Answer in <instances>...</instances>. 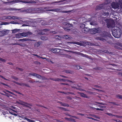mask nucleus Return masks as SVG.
<instances>
[{"label":"nucleus","mask_w":122,"mask_h":122,"mask_svg":"<svg viewBox=\"0 0 122 122\" xmlns=\"http://www.w3.org/2000/svg\"><path fill=\"white\" fill-rule=\"evenodd\" d=\"M112 33L113 35L115 38H119L121 34V29H119L118 30L115 31H112Z\"/></svg>","instance_id":"1"},{"label":"nucleus","mask_w":122,"mask_h":122,"mask_svg":"<svg viewBox=\"0 0 122 122\" xmlns=\"http://www.w3.org/2000/svg\"><path fill=\"white\" fill-rule=\"evenodd\" d=\"M61 8H56L54 9H49L47 10V11H54L57 12H61L62 13H68L70 12V11H61Z\"/></svg>","instance_id":"2"},{"label":"nucleus","mask_w":122,"mask_h":122,"mask_svg":"<svg viewBox=\"0 0 122 122\" xmlns=\"http://www.w3.org/2000/svg\"><path fill=\"white\" fill-rule=\"evenodd\" d=\"M119 3H113L111 4V5L112 7L114 9H116L119 8V5L122 6V2L119 1Z\"/></svg>","instance_id":"3"},{"label":"nucleus","mask_w":122,"mask_h":122,"mask_svg":"<svg viewBox=\"0 0 122 122\" xmlns=\"http://www.w3.org/2000/svg\"><path fill=\"white\" fill-rule=\"evenodd\" d=\"M29 74L34 76H36V78L39 79H42L45 80V77L43 76H41L40 75L37 74L35 73H30Z\"/></svg>","instance_id":"4"},{"label":"nucleus","mask_w":122,"mask_h":122,"mask_svg":"<svg viewBox=\"0 0 122 122\" xmlns=\"http://www.w3.org/2000/svg\"><path fill=\"white\" fill-rule=\"evenodd\" d=\"M89 32L91 34H95L96 33H100L101 32V30L99 28H93L89 29Z\"/></svg>","instance_id":"5"},{"label":"nucleus","mask_w":122,"mask_h":122,"mask_svg":"<svg viewBox=\"0 0 122 122\" xmlns=\"http://www.w3.org/2000/svg\"><path fill=\"white\" fill-rule=\"evenodd\" d=\"M102 37H97L96 38V39H97L101 40L103 41H106L107 42L108 41L107 35H102Z\"/></svg>","instance_id":"6"},{"label":"nucleus","mask_w":122,"mask_h":122,"mask_svg":"<svg viewBox=\"0 0 122 122\" xmlns=\"http://www.w3.org/2000/svg\"><path fill=\"white\" fill-rule=\"evenodd\" d=\"M21 34H22V36L23 37L28 36L33 34L30 31L21 33Z\"/></svg>","instance_id":"7"},{"label":"nucleus","mask_w":122,"mask_h":122,"mask_svg":"<svg viewBox=\"0 0 122 122\" xmlns=\"http://www.w3.org/2000/svg\"><path fill=\"white\" fill-rule=\"evenodd\" d=\"M8 31L7 30H4L1 31H0V36H3L8 34L7 32Z\"/></svg>","instance_id":"8"},{"label":"nucleus","mask_w":122,"mask_h":122,"mask_svg":"<svg viewBox=\"0 0 122 122\" xmlns=\"http://www.w3.org/2000/svg\"><path fill=\"white\" fill-rule=\"evenodd\" d=\"M86 41H80V42H77V43H78L79 44H77V45H79L81 46H86Z\"/></svg>","instance_id":"9"},{"label":"nucleus","mask_w":122,"mask_h":122,"mask_svg":"<svg viewBox=\"0 0 122 122\" xmlns=\"http://www.w3.org/2000/svg\"><path fill=\"white\" fill-rule=\"evenodd\" d=\"M64 25L65 26V27L67 28H69L70 27H72V25L71 24L68 23L66 22H65L64 23Z\"/></svg>","instance_id":"10"},{"label":"nucleus","mask_w":122,"mask_h":122,"mask_svg":"<svg viewBox=\"0 0 122 122\" xmlns=\"http://www.w3.org/2000/svg\"><path fill=\"white\" fill-rule=\"evenodd\" d=\"M81 30L82 32L86 33L88 31L89 29V28L85 27L83 29H81Z\"/></svg>","instance_id":"11"},{"label":"nucleus","mask_w":122,"mask_h":122,"mask_svg":"<svg viewBox=\"0 0 122 122\" xmlns=\"http://www.w3.org/2000/svg\"><path fill=\"white\" fill-rule=\"evenodd\" d=\"M64 38L67 40H69L72 38V37L68 35H65L63 36Z\"/></svg>","instance_id":"12"},{"label":"nucleus","mask_w":122,"mask_h":122,"mask_svg":"<svg viewBox=\"0 0 122 122\" xmlns=\"http://www.w3.org/2000/svg\"><path fill=\"white\" fill-rule=\"evenodd\" d=\"M42 44V42L41 41H38L34 45V46L37 47L39 46L40 45Z\"/></svg>","instance_id":"13"},{"label":"nucleus","mask_w":122,"mask_h":122,"mask_svg":"<svg viewBox=\"0 0 122 122\" xmlns=\"http://www.w3.org/2000/svg\"><path fill=\"white\" fill-rule=\"evenodd\" d=\"M90 23V24L92 25H95L97 24V22L95 20H91Z\"/></svg>","instance_id":"14"},{"label":"nucleus","mask_w":122,"mask_h":122,"mask_svg":"<svg viewBox=\"0 0 122 122\" xmlns=\"http://www.w3.org/2000/svg\"><path fill=\"white\" fill-rule=\"evenodd\" d=\"M18 41H21L23 42L24 41H31L32 40H31L30 39H20L19 40H17Z\"/></svg>","instance_id":"15"},{"label":"nucleus","mask_w":122,"mask_h":122,"mask_svg":"<svg viewBox=\"0 0 122 122\" xmlns=\"http://www.w3.org/2000/svg\"><path fill=\"white\" fill-rule=\"evenodd\" d=\"M21 33H19L15 35V37L17 38H21L22 36Z\"/></svg>","instance_id":"16"},{"label":"nucleus","mask_w":122,"mask_h":122,"mask_svg":"<svg viewBox=\"0 0 122 122\" xmlns=\"http://www.w3.org/2000/svg\"><path fill=\"white\" fill-rule=\"evenodd\" d=\"M59 102L62 106L67 107H69V105L66 103L62 102Z\"/></svg>","instance_id":"17"},{"label":"nucleus","mask_w":122,"mask_h":122,"mask_svg":"<svg viewBox=\"0 0 122 122\" xmlns=\"http://www.w3.org/2000/svg\"><path fill=\"white\" fill-rule=\"evenodd\" d=\"M107 26L108 28H110L112 26V21H110L107 23Z\"/></svg>","instance_id":"18"},{"label":"nucleus","mask_w":122,"mask_h":122,"mask_svg":"<svg viewBox=\"0 0 122 122\" xmlns=\"http://www.w3.org/2000/svg\"><path fill=\"white\" fill-rule=\"evenodd\" d=\"M119 29H121L119 27H118L114 26L112 28V31H115L116 30H118Z\"/></svg>","instance_id":"19"},{"label":"nucleus","mask_w":122,"mask_h":122,"mask_svg":"<svg viewBox=\"0 0 122 122\" xmlns=\"http://www.w3.org/2000/svg\"><path fill=\"white\" fill-rule=\"evenodd\" d=\"M80 94V96L81 97L84 98H89V97L86 96V94H85L83 93H81Z\"/></svg>","instance_id":"20"},{"label":"nucleus","mask_w":122,"mask_h":122,"mask_svg":"<svg viewBox=\"0 0 122 122\" xmlns=\"http://www.w3.org/2000/svg\"><path fill=\"white\" fill-rule=\"evenodd\" d=\"M16 102L18 104H19L21 105L27 107L29 108V107H30L27 105H26L25 104H24L22 103V102H18V101H16Z\"/></svg>","instance_id":"21"},{"label":"nucleus","mask_w":122,"mask_h":122,"mask_svg":"<svg viewBox=\"0 0 122 122\" xmlns=\"http://www.w3.org/2000/svg\"><path fill=\"white\" fill-rule=\"evenodd\" d=\"M19 101L20 102H22V103H23L24 104H25L26 105H28L30 106H32V104H30L27 102H22V101H21V100H19Z\"/></svg>","instance_id":"22"},{"label":"nucleus","mask_w":122,"mask_h":122,"mask_svg":"<svg viewBox=\"0 0 122 122\" xmlns=\"http://www.w3.org/2000/svg\"><path fill=\"white\" fill-rule=\"evenodd\" d=\"M103 6L102 5H100L97 6V9L98 10H100L103 8Z\"/></svg>","instance_id":"23"},{"label":"nucleus","mask_w":122,"mask_h":122,"mask_svg":"<svg viewBox=\"0 0 122 122\" xmlns=\"http://www.w3.org/2000/svg\"><path fill=\"white\" fill-rule=\"evenodd\" d=\"M12 19L13 20H15L16 19H22V18L17 16H13L12 17Z\"/></svg>","instance_id":"24"},{"label":"nucleus","mask_w":122,"mask_h":122,"mask_svg":"<svg viewBox=\"0 0 122 122\" xmlns=\"http://www.w3.org/2000/svg\"><path fill=\"white\" fill-rule=\"evenodd\" d=\"M65 72L67 73L73 74V72L70 70H65Z\"/></svg>","instance_id":"25"},{"label":"nucleus","mask_w":122,"mask_h":122,"mask_svg":"<svg viewBox=\"0 0 122 122\" xmlns=\"http://www.w3.org/2000/svg\"><path fill=\"white\" fill-rule=\"evenodd\" d=\"M41 39L42 40L45 41L47 40V38L46 36H41Z\"/></svg>","instance_id":"26"},{"label":"nucleus","mask_w":122,"mask_h":122,"mask_svg":"<svg viewBox=\"0 0 122 122\" xmlns=\"http://www.w3.org/2000/svg\"><path fill=\"white\" fill-rule=\"evenodd\" d=\"M80 27L81 29H83L85 27V24L82 23H81L80 24Z\"/></svg>","instance_id":"27"},{"label":"nucleus","mask_w":122,"mask_h":122,"mask_svg":"<svg viewBox=\"0 0 122 122\" xmlns=\"http://www.w3.org/2000/svg\"><path fill=\"white\" fill-rule=\"evenodd\" d=\"M24 118L27 121H28L29 122H35L34 121L29 119L28 118H27L26 117H24Z\"/></svg>","instance_id":"28"},{"label":"nucleus","mask_w":122,"mask_h":122,"mask_svg":"<svg viewBox=\"0 0 122 122\" xmlns=\"http://www.w3.org/2000/svg\"><path fill=\"white\" fill-rule=\"evenodd\" d=\"M58 108L59 109H61V110H63V111H68V110H67L66 108H64V107H58Z\"/></svg>","instance_id":"29"},{"label":"nucleus","mask_w":122,"mask_h":122,"mask_svg":"<svg viewBox=\"0 0 122 122\" xmlns=\"http://www.w3.org/2000/svg\"><path fill=\"white\" fill-rule=\"evenodd\" d=\"M8 10H21V9H13L12 8H10L8 9Z\"/></svg>","instance_id":"30"},{"label":"nucleus","mask_w":122,"mask_h":122,"mask_svg":"<svg viewBox=\"0 0 122 122\" xmlns=\"http://www.w3.org/2000/svg\"><path fill=\"white\" fill-rule=\"evenodd\" d=\"M40 31H43V32H46L49 30L48 29H41L39 30Z\"/></svg>","instance_id":"31"},{"label":"nucleus","mask_w":122,"mask_h":122,"mask_svg":"<svg viewBox=\"0 0 122 122\" xmlns=\"http://www.w3.org/2000/svg\"><path fill=\"white\" fill-rule=\"evenodd\" d=\"M116 97L119 99H122V95L120 94L117 95L116 96Z\"/></svg>","instance_id":"32"},{"label":"nucleus","mask_w":122,"mask_h":122,"mask_svg":"<svg viewBox=\"0 0 122 122\" xmlns=\"http://www.w3.org/2000/svg\"><path fill=\"white\" fill-rule=\"evenodd\" d=\"M64 29L66 32H68L70 30V29L69 28H67L66 27H65L63 28Z\"/></svg>","instance_id":"33"},{"label":"nucleus","mask_w":122,"mask_h":122,"mask_svg":"<svg viewBox=\"0 0 122 122\" xmlns=\"http://www.w3.org/2000/svg\"><path fill=\"white\" fill-rule=\"evenodd\" d=\"M10 24V23L7 22H2L0 23V25H6L9 24Z\"/></svg>","instance_id":"34"},{"label":"nucleus","mask_w":122,"mask_h":122,"mask_svg":"<svg viewBox=\"0 0 122 122\" xmlns=\"http://www.w3.org/2000/svg\"><path fill=\"white\" fill-rule=\"evenodd\" d=\"M13 24H19V23H18L17 22H16V21H11L10 22V23Z\"/></svg>","instance_id":"35"},{"label":"nucleus","mask_w":122,"mask_h":122,"mask_svg":"<svg viewBox=\"0 0 122 122\" xmlns=\"http://www.w3.org/2000/svg\"><path fill=\"white\" fill-rule=\"evenodd\" d=\"M86 45H88L90 46L94 45L93 43H91L90 42L86 41Z\"/></svg>","instance_id":"36"},{"label":"nucleus","mask_w":122,"mask_h":122,"mask_svg":"<svg viewBox=\"0 0 122 122\" xmlns=\"http://www.w3.org/2000/svg\"><path fill=\"white\" fill-rule=\"evenodd\" d=\"M20 30V29H14L12 30V33H15L17 32V31H19Z\"/></svg>","instance_id":"37"},{"label":"nucleus","mask_w":122,"mask_h":122,"mask_svg":"<svg viewBox=\"0 0 122 122\" xmlns=\"http://www.w3.org/2000/svg\"><path fill=\"white\" fill-rule=\"evenodd\" d=\"M90 115L96 118H97L98 119H99L100 118L99 117H97L95 115L93 114H91Z\"/></svg>","instance_id":"38"},{"label":"nucleus","mask_w":122,"mask_h":122,"mask_svg":"<svg viewBox=\"0 0 122 122\" xmlns=\"http://www.w3.org/2000/svg\"><path fill=\"white\" fill-rule=\"evenodd\" d=\"M95 102L98 104H100L102 105H106V104L105 103H103L102 102Z\"/></svg>","instance_id":"39"},{"label":"nucleus","mask_w":122,"mask_h":122,"mask_svg":"<svg viewBox=\"0 0 122 122\" xmlns=\"http://www.w3.org/2000/svg\"><path fill=\"white\" fill-rule=\"evenodd\" d=\"M109 14V13L108 12H104L103 15L105 16H108Z\"/></svg>","instance_id":"40"},{"label":"nucleus","mask_w":122,"mask_h":122,"mask_svg":"<svg viewBox=\"0 0 122 122\" xmlns=\"http://www.w3.org/2000/svg\"><path fill=\"white\" fill-rule=\"evenodd\" d=\"M110 20L108 19H103V21L104 22L105 21L106 23H107Z\"/></svg>","instance_id":"41"},{"label":"nucleus","mask_w":122,"mask_h":122,"mask_svg":"<svg viewBox=\"0 0 122 122\" xmlns=\"http://www.w3.org/2000/svg\"><path fill=\"white\" fill-rule=\"evenodd\" d=\"M68 43L70 44H79L78 43H77V42H68Z\"/></svg>","instance_id":"42"},{"label":"nucleus","mask_w":122,"mask_h":122,"mask_svg":"<svg viewBox=\"0 0 122 122\" xmlns=\"http://www.w3.org/2000/svg\"><path fill=\"white\" fill-rule=\"evenodd\" d=\"M28 4H33L36 3V2L34 1H32L31 0L28 1Z\"/></svg>","instance_id":"43"},{"label":"nucleus","mask_w":122,"mask_h":122,"mask_svg":"<svg viewBox=\"0 0 122 122\" xmlns=\"http://www.w3.org/2000/svg\"><path fill=\"white\" fill-rule=\"evenodd\" d=\"M38 34L40 35H44L45 34L43 31H41L38 33Z\"/></svg>","instance_id":"44"},{"label":"nucleus","mask_w":122,"mask_h":122,"mask_svg":"<svg viewBox=\"0 0 122 122\" xmlns=\"http://www.w3.org/2000/svg\"><path fill=\"white\" fill-rule=\"evenodd\" d=\"M109 102L110 103L114 105H117V106H119L120 105L119 104H116L115 102Z\"/></svg>","instance_id":"45"},{"label":"nucleus","mask_w":122,"mask_h":122,"mask_svg":"<svg viewBox=\"0 0 122 122\" xmlns=\"http://www.w3.org/2000/svg\"><path fill=\"white\" fill-rule=\"evenodd\" d=\"M56 50V48L54 49H51V51H52V52L54 53L55 52L57 51Z\"/></svg>","instance_id":"46"},{"label":"nucleus","mask_w":122,"mask_h":122,"mask_svg":"<svg viewBox=\"0 0 122 122\" xmlns=\"http://www.w3.org/2000/svg\"><path fill=\"white\" fill-rule=\"evenodd\" d=\"M19 45L22 47L25 46H26V45L24 44H19Z\"/></svg>","instance_id":"47"},{"label":"nucleus","mask_w":122,"mask_h":122,"mask_svg":"<svg viewBox=\"0 0 122 122\" xmlns=\"http://www.w3.org/2000/svg\"><path fill=\"white\" fill-rule=\"evenodd\" d=\"M13 91L14 92H16V93L18 94H21V95H22V94L21 93H20V92H19L18 91H16L15 90H13Z\"/></svg>","instance_id":"48"},{"label":"nucleus","mask_w":122,"mask_h":122,"mask_svg":"<svg viewBox=\"0 0 122 122\" xmlns=\"http://www.w3.org/2000/svg\"><path fill=\"white\" fill-rule=\"evenodd\" d=\"M20 2H21L25 3H28V1H23L22 0H20Z\"/></svg>","instance_id":"49"},{"label":"nucleus","mask_w":122,"mask_h":122,"mask_svg":"<svg viewBox=\"0 0 122 122\" xmlns=\"http://www.w3.org/2000/svg\"><path fill=\"white\" fill-rule=\"evenodd\" d=\"M66 81L67 82H71L72 83H75V81H72L70 80H66Z\"/></svg>","instance_id":"50"},{"label":"nucleus","mask_w":122,"mask_h":122,"mask_svg":"<svg viewBox=\"0 0 122 122\" xmlns=\"http://www.w3.org/2000/svg\"><path fill=\"white\" fill-rule=\"evenodd\" d=\"M87 118L89 119H92L93 120H94L96 121H98V120L95 119L91 117H87Z\"/></svg>","instance_id":"51"},{"label":"nucleus","mask_w":122,"mask_h":122,"mask_svg":"<svg viewBox=\"0 0 122 122\" xmlns=\"http://www.w3.org/2000/svg\"><path fill=\"white\" fill-rule=\"evenodd\" d=\"M50 79L51 80H52L55 81H57V78H50Z\"/></svg>","instance_id":"52"},{"label":"nucleus","mask_w":122,"mask_h":122,"mask_svg":"<svg viewBox=\"0 0 122 122\" xmlns=\"http://www.w3.org/2000/svg\"><path fill=\"white\" fill-rule=\"evenodd\" d=\"M5 19H8L10 20L12 19V17H11L10 16H8L7 17H6Z\"/></svg>","instance_id":"53"},{"label":"nucleus","mask_w":122,"mask_h":122,"mask_svg":"<svg viewBox=\"0 0 122 122\" xmlns=\"http://www.w3.org/2000/svg\"><path fill=\"white\" fill-rule=\"evenodd\" d=\"M34 63L37 65H40L41 64V63L40 62L37 61H35L34 62Z\"/></svg>","instance_id":"54"},{"label":"nucleus","mask_w":122,"mask_h":122,"mask_svg":"<svg viewBox=\"0 0 122 122\" xmlns=\"http://www.w3.org/2000/svg\"><path fill=\"white\" fill-rule=\"evenodd\" d=\"M98 107H100L102 108H105L106 107L104 106H102L101 105H98Z\"/></svg>","instance_id":"55"},{"label":"nucleus","mask_w":122,"mask_h":122,"mask_svg":"<svg viewBox=\"0 0 122 122\" xmlns=\"http://www.w3.org/2000/svg\"><path fill=\"white\" fill-rule=\"evenodd\" d=\"M1 83L2 84H3L4 85H5V86H8L9 87H10L8 85H7V84H5V83H2V82H1Z\"/></svg>","instance_id":"56"},{"label":"nucleus","mask_w":122,"mask_h":122,"mask_svg":"<svg viewBox=\"0 0 122 122\" xmlns=\"http://www.w3.org/2000/svg\"><path fill=\"white\" fill-rule=\"evenodd\" d=\"M75 119H74L70 118V121H72L73 122H75Z\"/></svg>","instance_id":"57"},{"label":"nucleus","mask_w":122,"mask_h":122,"mask_svg":"<svg viewBox=\"0 0 122 122\" xmlns=\"http://www.w3.org/2000/svg\"><path fill=\"white\" fill-rule=\"evenodd\" d=\"M57 81H62V79H60L59 78H57Z\"/></svg>","instance_id":"58"},{"label":"nucleus","mask_w":122,"mask_h":122,"mask_svg":"<svg viewBox=\"0 0 122 122\" xmlns=\"http://www.w3.org/2000/svg\"><path fill=\"white\" fill-rule=\"evenodd\" d=\"M106 114L107 115H108L111 116H112V114L111 113H106Z\"/></svg>","instance_id":"59"},{"label":"nucleus","mask_w":122,"mask_h":122,"mask_svg":"<svg viewBox=\"0 0 122 122\" xmlns=\"http://www.w3.org/2000/svg\"><path fill=\"white\" fill-rule=\"evenodd\" d=\"M5 96L8 97H9L10 96H11L12 95L10 94H9L7 93V94H6Z\"/></svg>","instance_id":"60"},{"label":"nucleus","mask_w":122,"mask_h":122,"mask_svg":"<svg viewBox=\"0 0 122 122\" xmlns=\"http://www.w3.org/2000/svg\"><path fill=\"white\" fill-rule=\"evenodd\" d=\"M75 67H77V69H80L82 68H81V67L80 66H76Z\"/></svg>","instance_id":"61"},{"label":"nucleus","mask_w":122,"mask_h":122,"mask_svg":"<svg viewBox=\"0 0 122 122\" xmlns=\"http://www.w3.org/2000/svg\"><path fill=\"white\" fill-rule=\"evenodd\" d=\"M17 69H18L21 71H23V69L22 68H17Z\"/></svg>","instance_id":"62"},{"label":"nucleus","mask_w":122,"mask_h":122,"mask_svg":"<svg viewBox=\"0 0 122 122\" xmlns=\"http://www.w3.org/2000/svg\"><path fill=\"white\" fill-rule=\"evenodd\" d=\"M116 117L117 118H122V116H121L117 115L116 116Z\"/></svg>","instance_id":"63"},{"label":"nucleus","mask_w":122,"mask_h":122,"mask_svg":"<svg viewBox=\"0 0 122 122\" xmlns=\"http://www.w3.org/2000/svg\"><path fill=\"white\" fill-rule=\"evenodd\" d=\"M64 118H65V119L66 120H67V121H70V118H68L66 117H65Z\"/></svg>","instance_id":"64"}]
</instances>
